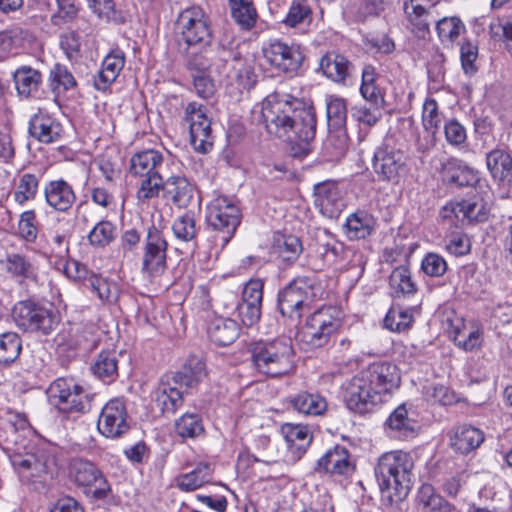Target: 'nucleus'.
I'll return each instance as SVG.
<instances>
[{
  "label": "nucleus",
  "mask_w": 512,
  "mask_h": 512,
  "mask_svg": "<svg viewBox=\"0 0 512 512\" xmlns=\"http://www.w3.org/2000/svg\"><path fill=\"white\" fill-rule=\"evenodd\" d=\"M261 121L267 132L303 150L316 134L314 108L290 94H269L260 104Z\"/></svg>",
  "instance_id": "f257e3e1"
},
{
  "label": "nucleus",
  "mask_w": 512,
  "mask_h": 512,
  "mask_svg": "<svg viewBox=\"0 0 512 512\" xmlns=\"http://www.w3.org/2000/svg\"><path fill=\"white\" fill-rule=\"evenodd\" d=\"M400 381L395 364L373 362L350 379L345 388V403L348 409L356 413L372 412L399 387Z\"/></svg>",
  "instance_id": "f03ea898"
},
{
  "label": "nucleus",
  "mask_w": 512,
  "mask_h": 512,
  "mask_svg": "<svg viewBox=\"0 0 512 512\" xmlns=\"http://www.w3.org/2000/svg\"><path fill=\"white\" fill-rule=\"evenodd\" d=\"M414 459L409 452L393 450L383 453L375 467V476L382 493L392 501L405 497L415 481Z\"/></svg>",
  "instance_id": "7ed1b4c3"
},
{
  "label": "nucleus",
  "mask_w": 512,
  "mask_h": 512,
  "mask_svg": "<svg viewBox=\"0 0 512 512\" xmlns=\"http://www.w3.org/2000/svg\"><path fill=\"white\" fill-rule=\"evenodd\" d=\"M248 353L255 370L268 377L288 375L295 368L294 350L288 338L251 342Z\"/></svg>",
  "instance_id": "20e7f679"
},
{
  "label": "nucleus",
  "mask_w": 512,
  "mask_h": 512,
  "mask_svg": "<svg viewBox=\"0 0 512 512\" xmlns=\"http://www.w3.org/2000/svg\"><path fill=\"white\" fill-rule=\"evenodd\" d=\"M205 376V363L199 357H189L181 370L172 374L173 383L179 387L171 386L168 381V388L162 389V412L174 413L180 408L183 404V391L181 389L197 386Z\"/></svg>",
  "instance_id": "39448f33"
},
{
  "label": "nucleus",
  "mask_w": 512,
  "mask_h": 512,
  "mask_svg": "<svg viewBox=\"0 0 512 512\" xmlns=\"http://www.w3.org/2000/svg\"><path fill=\"white\" fill-rule=\"evenodd\" d=\"M321 294V287L315 285L312 279L308 277L295 279L279 293V311L283 316L297 320Z\"/></svg>",
  "instance_id": "423d86ee"
},
{
  "label": "nucleus",
  "mask_w": 512,
  "mask_h": 512,
  "mask_svg": "<svg viewBox=\"0 0 512 512\" xmlns=\"http://www.w3.org/2000/svg\"><path fill=\"white\" fill-rule=\"evenodd\" d=\"M341 325L340 311L335 307H323L311 314L298 333L299 341L310 348L326 345Z\"/></svg>",
  "instance_id": "0eeeda50"
},
{
  "label": "nucleus",
  "mask_w": 512,
  "mask_h": 512,
  "mask_svg": "<svg viewBox=\"0 0 512 512\" xmlns=\"http://www.w3.org/2000/svg\"><path fill=\"white\" fill-rule=\"evenodd\" d=\"M206 219L217 232L215 239L225 247L240 223V210L233 200L217 196L207 205Z\"/></svg>",
  "instance_id": "6e6552de"
},
{
  "label": "nucleus",
  "mask_w": 512,
  "mask_h": 512,
  "mask_svg": "<svg viewBox=\"0 0 512 512\" xmlns=\"http://www.w3.org/2000/svg\"><path fill=\"white\" fill-rule=\"evenodd\" d=\"M13 319L19 329L44 335L53 331L59 322L53 309L32 301L17 303L13 309Z\"/></svg>",
  "instance_id": "1a4fd4ad"
},
{
  "label": "nucleus",
  "mask_w": 512,
  "mask_h": 512,
  "mask_svg": "<svg viewBox=\"0 0 512 512\" xmlns=\"http://www.w3.org/2000/svg\"><path fill=\"white\" fill-rule=\"evenodd\" d=\"M219 61L223 63L222 75L226 76L230 85H235L240 93L254 87L257 76L252 58L242 56L238 49L223 47L219 49Z\"/></svg>",
  "instance_id": "9d476101"
},
{
  "label": "nucleus",
  "mask_w": 512,
  "mask_h": 512,
  "mask_svg": "<svg viewBox=\"0 0 512 512\" xmlns=\"http://www.w3.org/2000/svg\"><path fill=\"white\" fill-rule=\"evenodd\" d=\"M160 155L157 151L147 150L134 155L131 159V170L143 178L137 192L140 201H148L157 197L160 191Z\"/></svg>",
  "instance_id": "9b49d317"
},
{
  "label": "nucleus",
  "mask_w": 512,
  "mask_h": 512,
  "mask_svg": "<svg viewBox=\"0 0 512 512\" xmlns=\"http://www.w3.org/2000/svg\"><path fill=\"white\" fill-rule=\"evenodd\" d=\"M177 26L189 46L205 47L212 41V30L208 15L200 6H191L180 12Z\"/></svg>",
  "instance_id": "f8f14e48"
},
{
  "label": "nucleus",
  "mask_w": 512,
  "mask_h": 512,
  "mask_svg": "<svg viewBox=\"0 0 512 512\" xmlns=\"http://www.w3.org/2000/svg\"><path fill=\"white\" fill-rule=\"evenodd\" d=\"M50 395L62 412L84 413L90 409L91 395L71 378H58L50 386Z\"/></svg>",
  "instance_id": "ddd939ff"
},
{
  "label": "nucleus",
  "mask_w": 512,
  "mask_h": 512,
  "mask_svg": "<svg viewBox=\"0 0 512 512\" xmlns=\"http://www.w3.org/2000/svg\"><path fill=\"white\" fill-rule=\"evenodd\" d=\"M69 476L83 492L93 499H103L110 492V485L103 473L90 461L74 459L70 463Z\"/></svg>",
  "instance_id": "4468645a"
},
{
  "label": "nucleus",
  "mask_w": 512,
  "mask_h": 512,
  "mask_svg": "<svg viewBox=\"0 0 512 512\" xmlns=\"http://www.w3.org/2000/svg\"><path fill=\"white\" fill-rule=\"evenodd\" d=\"M266 62L278 72L295 74L302 66L304 54L295 43L271 40L262 48Z\"/></svg>",
  "instance_id": "2eb2a0df"
},
{
  "label": "nucleus",
  "mask_w": 512,
  "mask_h": 512,
  "mask_svg": "<svg viewBox=\"0 0 512 512\" xmlns=\"http://www.w3.org/2000/svg\"><path fill=\"white\" fill-rule=\"evenodd\" d=\"M185 122L189 126L190 141L194 149L206 153L213 145L211 119L207 107L198 102H190L185 107Z\"/></svg>",
  "instance_id": "dca6fc26"
},
{
  "label": "nucleus",
  "mask_w": 512,
  "mask_h": 512,
  "mask_svg": "<svg viewBox=\"0 0 512 512\" xmlns=\"http://www.w3.org/2000/svg\"><path fill=\"white\" fill-rule=\"evenodd\" d=\"M97 428L107 438H118L129 430L127 411L122 399L114 398L104 405Z\"/></svg>",
  "instance_id": "f3484780"
},
{
  "label": "nucleus",
  "mask_w": 512,
  "mask_h": 512,
  "mask_svg": "<svg viewBox=\"0 0 512 512\" xmlns=\"http://www.w3.org/2000/svg\"><path fill=\"white\" fill-rule=\"evenodd\" d=\"M404 166L405 157L401 150L386 143L375 150L372 167L381 180L396 182Z\"/></svg>",
  "instance_id": "a211bd4d"
},
{
  "label": "nucleus",
  "mask_w": 512,
  "mask_h": 512,
  "mask_svg": "<svg viewBox=\"0 0 512 512\" xmlns=\"http://www.w3.org/2000/svg\"><path fill=\"white\" fill-rule=\"evenodd\" d=\"M436 3L432 0H407L404 2L403 9L406 19L412 32L419 38H425L430 33V25L438 13L435 10Z\"/></svg>",
  "instance_id": "6ab92c4d"
},
{
  "label": "nucleus",
  "mask_w": 512,
  "mask_h": 512,
  "mask_svg": "<svg viewBox=\"0 0 512 512\" xmlns=\"http://www.w3.org/2000/svg\"><path fill=\"white\" fill-rule=\"evenodd\" d=\"M440 216L444 220H453L461 222H483L488 218V208L484 200L479 196H473L458 202L446 204Z\"/></svg>",
  "instance_id": "aec40b11"
},
{
  "label": "nucleus",
  "mask_w": 512,
  "mask_h": 512,
  "mask_svg": "<svg viewBox=\"0 0 512 512\" xmlns=\"http://www.w3.org/2000/svg\"><path fill=\"white\" fill-rule=\"evenodd\" d=\"M443 325L456 346L464 351L479 349L483 342L482 332L475 327H468L464 319L454 313L447 315Z\"/></svg>",
  "instance_id": "412c9836"
},
{
  "label": "nucleus",
  "mask_w": 512,
  "mask_h": 512,
  "mask_svg": "<svg viewBox=\"0 0 512 512\" xmlns=\"http://www.w3.org/2000/svg\"><path fill=\"white\" fill-rule=\"evenodd\" d=\"M314 204L323 216L337 218L344 207V202L336 182L327 180L316 184Z\"/></svg>",
  "instance_id": "4be33fe9"
},
{
  "label": "nucleus",
  "mask_w": 512,
  "mask_h": 512,
  "mask_svg": "<svg viewBox=\"0 0 512 512\" xmlns=\"http://www.w3.org/2000/svg\"><path fill=\"white\" fill-rule=\"evenodd\" d=\"M1 268L9 277L22 283L24 281L37 282L39 279V267L30 257L20 253H9L0 260Z\"/></svg>",
  "instance_id": "5701e85b"
},
{
  "label": "nucleus",
  "mask_w": 512,
  "mask_h": 512,
  "mask_svg": "<svg viewBox=\"0 0 512 512\" xmlns=\"http://www.w3.org/2000/svg\"><path fill=\"white\" fill-rule=\"evenodd\" d=\"M43 192L47 205L58 212H67L76 201L72 186L63 179L49 181Z\"/></svg>",
  "instance_id": "b1692460"
},
{
  "label": "nucleus",
  "mask_w": 512,
  "mask_h": 512,
  "mask_svg": "<svg viewBox=\"0 0 512 512\" xmlns=\"http://www.w3.org/2000/svg\"><path fill=\"white\" fill-rule=\"evenodd\" d=\"M29 132L40 142L52 143L60 139L63 129L62 125L49 113L39 110L30 119Z\"/></svg>",
  "instance_id": "393cba45"
},
{
  "label": "nucleus",
  "mask_w": 512,
  "mask_h": 512,
  "mask_svg": "<svg viewBox=\"0 0 512 512\" xmlns=\"http://www.w3.org/2000/svg\"><path fill=\"white\" fill-rule=\"evenodd\" d=\"M29 428V422L22 413L12 410L3 411L1 416L0 441L5 450H13L19 442V432Z\"/></svg>",
  "instance_id": "a878e982"
},
{
  "label": "nucleus",
  "mask_w": 512,
  "mask_h": 512,
  "mask_svg": "<svg viewBox=\"0 0 512 512\" xmlns=\"http://www.w3.org/2000/svg\"><path fill=\"white\" fill-rule=\"evenodd\" d=\"M386 431L391 438L408 439L417 434V421L411 418L405 405H399L386 421Z\"/></svg>",
  "instance_id": "bb28decb"
},
{
  "label": "nucleus",
  "mask_w": 512,
  "mask_h": 512,
  "mask_svg": "<svg viewBox=\"0 0 512 512\" xmlns=\"http://www.w3.org/2000/svg\"><path fill=\"white\" fill-rule=\"evenodd\" d=\"M486 166L492 178L503 186H512V157L504 149L487 153Z\"/></svg>",
  "instance_id": "cd10ccee"
},
{
  "label": "nucleus",
  "mask_w": 512,
  "mask_h": 512,
  "mask_svg": "<svg viewBox=\"0 0 512 512\" xmlns=\"http://www.w3.org/2000/svg\"><path fill=\"white\" fill-rule=\"evenodd\" d=\"M353 465L350 461V456L344 447L335 446L334 448L328 450L317 462V471L328 473V474H337V475H346L353 470Z\"/></svg>",
  "instance_id": "c85d7f7f"
},
{
  "label": "nucleus",
  "mask_w": 512,
  "mask_h": 512,
  "mask_svg": "<svg viewBox=\"0 0 512 512\" xmlns=\"http://www.w3.org/2000/svg\"><path fill=\"white\" fill-rule=\"evenodd\" d=\"M125 64V54L120 49H113L103 59L101 69L98 76L94 79V84L97 90H105L112 84Z\"/></svg>",
  "instance_id": "c756f323"
},
{
  "label": "nucleus",
  "mask_w": 512,
  "mask_h": 512,
  "mask_svg": "<svg viewBox=\"0 0 512 512\" xmlns=\"http://www.w3.org/2000/svg\"><path fill=\"white\" fill-rule=\"evenodd\" d=\"M281 432L292 457L294 459H300L312 441V434L309 428L301 424L287 423L282 426Z\"/></svg>",
  "instance_id": "7c9ffc66"
},
{
  "label": "nucleus",
  "mask_w": 512,
  "mask_h": 512,
  "mask_svg": "<svg viewBox=\"0 0 512 512\" xmlns=\"http://www.w3.org/2000/svg\"><path fill=\"white\" fill-rule=\"evenodd\" d=\"M416 506L420 512H458L456 507L438 494L430 484H423L418 489Z\"/></svg>",
  "instance_id": "2f4dec72"
},
{
  "label": "nucleus",
  "mask_w": 512,
  "mask_h": 512,
  "mask_svg": "<svg viewBox=\"0 0 512 512\" xmlns=\"http://www.w3.org/2000/svg\"><path fill=\"white\" fill-rule=\"evenodd\" d=\"M207 332L213 343L228 346L238 338L240 327L233 319L216 317L210 322Z\"/></svg>",
  "instance_id": "473e14b6"
},
{
  "label": "nucleus",
  "mask_w": 512,
  "mask_h": 512,
  "mask_svg": "<svg viewBox=\"0 0 512 512\" xmlns=\"http://www.w3.org/2000/svg\"><path fill=\"white\" fill-rule=\"evenodd\" d=\"M483 441L484 433L470 425L457 427L450 437L452 448L462 454H467L478 448Z\"/></svg>",
  "instance_id": "72a5a7b5"
},
{
  "label": "nucleus",
  "mask_w": 512,
  "mask_h": 512,
  "mask_svg": "<svg viewBox=\"0 0 512 512\" xmlns=\"http://www.w3.org/2000/svg\"><path fill=\"white\" fill-rule=\"evenodd\" d=\"M34 40L32 34L21 28L13 27L0 32V60L16 54L19 48L30 45Z\"/></svg>",
  "instance_id": "f704fd0d"
},
{
  "label": "nucleus",
  "mask_w": 512,
  "mask_h": 512,
  "mask_svg": "<svg viewBox=\"0 0 512 512\" xmlns=\"http://www.w3.org/2000/svg\"><path fill=\"white\" fill-rule=\"evenodd\" d=\"M163 197L166 205H175L182 208L188 205L191 200V187L184 177H171L162 184Z\"/></svg>",
  "instance_id": "c9c22d12"
},
{
  "label": "nucleus",
  "mask_w": 512,
  "mask_h": 512,
  "mask_svg": "<svg viewBox=\"0 0 512 512\" xmlns=\"http://www.w3.org/2000/svg\"><path fill=\"white\" fill-rule=\"evenodd\" d=\"M320 68L327 78L344 83L350 74L351 64L343 55L329 52L321 58Z\"/></svg>",
  "instance_id": "e433bc0d"
},
{
  "label": "nucleus",
  "mask_w": 512,
  "mask_h": 512,
  "mask_svg": "<svg viewBox=\"0 0 512 512\" xmlns=\"http://www.w3.org/2000/svg\"><path fill=\"white\" fill-rule=\"evenodd\" d=\"M444 177L457 186H472L478 182V172L458 159H449L443 168Z\"/></svg>",
  "instance_id": "4c0bfd02"
},
{
  "label": "nucleus",
  "mask_w": 512,
  "mask_h": 512,
  "mask_svg": "<svg viewBox=\"0 0 512 512\" xmlns=\"http://www.w3.org/2000/svg\"><path fill=\"white\" fill-rule=\"evenodd\" d=\"M289 403L298 413L308 416L322 415L327 409V401L324 397L306 391L291 397Z\"/></svg>",
  "instance_id": "58836bf2"
},
{
  "label": "nucleus",
  "mask_w": 512,
  "mask_h": 512,
  "mask_svg": "<svg viewBox=\"0 0 512 512\" xmlns=\"http://www.w3.org/2000/svg\"><path fill=\"white\" fill-rule=\"evenodd\" d=\"M213 475V467L210 463L201 462L196 468L177 478V486L183 491H193L210 483Z\"/></svg>",
  "instance_id": "ea45409f"
},
{
  "label": "nucleus",
  "mask_w": 512,
  "mask_h": 512,
  "mask_svg": "<svg viewBox=\"0 0 512 512\" xmlns=\"http://www.w3.org/2000/svg\"><path fill=\"white\" fill-rule=\"evenodd\" d=\"M373 227V217L364 211L352 213L346 219L344 225L345 233L350 240H359L368 237Z\"/></svg>",
  "instance_id": "a19ab883"
},
{
  "label": "nucleus",
  "mask_w": 512,
  "mask_h": 512,
  "mask_svg": "<svg viewBox=\"0 0 512 512\" xmlns=\"http://www.w3.org/2000/svg\"><path fill=\"white\" fill-rule=\"evenodd\" d=\"M10 451L12 452L10 455L11 464L18 473L30 471L31 476H40L42 473L47 472L49 465L48 460H43L35 454L22 455L16 451L15 446H13V450Z\"/></svg>",
  "instance_id": "79ce46f5"
},
{
  "label": "nucleus",
  "mask_w": 512,
  "mask_h": 512,
  "mask_svg": "<svg viewBox=\"0 0 512 512\" xmlns=\"http://www.w3.org/2000/svg\"><path fill=\"white\" fill-rule=\"evenodd\" d=\"M327 123L330 129L339 130L346 125L347 101L338 95L325 97Z\"/></svg>",
  "instance_id": "37998d69"
},
{
  "label": "nucleus",
  "mask_w": 512,
  "mask_h": 512,
  "mask_svg": "<svg viewBox=\"0 0 512 512\" xmlns=\"http://www.w3.org/2000/svg\"><path fill=\"white\" fill-rule=\"evenodd\" d=\"M16 89L20 95L29 96L36 92L41 84V73L29 66H21L13 73Z\"/></svg>",
  "instance_id": "c03bdc74"
},
{
  "label": "nucleus",
  "mask_w": 512,
  "mask_h": 512,
  "mask_svg": "<svg viewBox=\"0 0 512 512\" xmlns=\"http://www.w3.org/2000/svg\"><path fill=\"white\" fill-rule=\"evenodd\" d=\"M92 371L105 383L113 382L118 376L117 358L114 352H101L97 356Z\"/></svg>",
  "instance_id": "a18cd8bd"
},
{
  "label": "nucleus",
  "mask_w": 512,
  "mask_h": 512,
  "mask_svg": "<svg viewBox=\"0 0 512 512\" xmlns=\"http://www.w3.org/2000/svg\"><path fill=\"white\" fill-rule=\"evenodd\" d=\"M160 235L156 228L149 229L143 259V270L152 274L160 267Z\"/></svg>",
  "instance_id": "49530a36"
},
{
  "label": "nucleus",
  "mask_w": 512,
  "mask_h": 512,
  "mask_svg": "<svg viewBox=\"0 0 512 512\" xmlns=\"http://www.w3.org/2000/svg\"><path fill=\"white\" fill-rule=\"evenodd\" d=\"M389 285L396 296L411 295L417 290L415 283L411 279L410 270L406 266L396 267L392 271Z\"/></svg>",
  "instance_id": "de8ad7c7"
},
{
  "label": "nucleus",
  "mask_w": 512,
  "mask_h": 512,
  "mask_svg": "<svg viewBox=\"0 0 512 512\" xmlns=\"http://www.w3.org/2000/svg\"><path fill=\"white\" fill-rule=\"evenodd\" d=\"M232 17L243 29H250L256 23L257 13L251 0H230Z\"/></svg>",
  "instance_id": "09e8293b"
},
{
  "label": "nucleus",
  "mask_w": 512,
  "mask_h": 512,
  "mask_svg": "<svg viewBox=\"0 0 512 512\" xmlns=\"http://www.w3.org/2000/svg\"><path fill=\"white\" fill-rule=\"evenodd\" d=\"M413 322L412 309L393 306L384 318V326L393 332H403L411 327Z\"/></svg>",
  "instance_id": "8fccbe9b"
},
{
  "label": "nucleus",
  "mask_w": 512,
  "mask_h": 512,
  "mask_svg": "<svg viewBox=\"0 0 512 512\" xmlns=\"http://www.w3.org/2000/svg\"><path fill=\"white\" fill-rule=\"evenodd\" d=\"M39 178L31 173L22 174L16 184L14 191L15 201L23 205L24 203L33 200L38 192Z\"/></svg>",
  "instance_id": "3c124183"
},
{
  "label": "nucleus",
  "mask_w": 512,
  "mask_h": 512,
  "mask_svg": "<svg viewBox=\"0 0 512 512\" xmlns=\"http://www.w3.org/2000/svg\"><path fill=\"white\" fill-rule=\"evenodd\" d=\"M21 349L22 343L17 333L4 332L0 334V363L14 362L19 357Z\"/></svg>",
  "instance_id": "603ef678"
},
{
  "label": "nucleus",
  "mask_w": 512,
  "mask_h": 512,
  "mask_svg": "<svg viewBox=\"0 0 512 512\" xmlns=\"http://www.w3.org/2000/svg\"><path fill=\"white\" fill-rule=\"evenodd\" d=\"M116 237V227L108 220L99 221L89 232V243L98 248L108 246Z\"/></svg>",
  "instance_id": "864d4df0"
},
{
  "label": "nucleus",
  "mask_w": 512,
  "mask_h": 512,
  "mask_svg": "<svg viewBox=\"0 0 512 512\" xmlns=\"http://www.w3.org/2000/svg\"><path fill=\"white\" fill-rule=\"evenodd\" d=\"M274 248L283 261H294L302 252V244L298 237L281 235L276 238Z\"/></svg>",
  "instance_id": "5fc2aeb1"
},
{
  "label": "nucleus",
  "mask_w": 512,
  "mask_h": 512,
  "mask_svg": "<svg viewBox=\"0 0 512 512\" xmlns=\"http://www.w3.org/2000/svg\"><path fill=\"white\" fill-rule=\"evenodd\" d=\"M172 231L175 237L181 241L193 240L197 234L194 213L185 212L178 215L172 224Z\"/></svg>",
  "instance_id": "6e6d98bb"
},
{
  "label": "nucleus",
  "mask_w": 512,
  "mask_h": 512,
  "mask_svg": "<svg viewBox=\"0 0 512 512\" xmlns=\"http://www.w3.org/2000/svg\"><path fill=\"white\" fill-rule=\"evenodd\" d=\"M87 283L101 301L110 303L117 299V285L106 278L92 274L87 278Z\"/></svg>",
  "instance_id": "4d7b16f0"
},
{
  "label": "nucleus",
  "mask_w": 512,
  "mask_h": 512,
  "mask_svg": "<svg viewBox=\"0 0 512 512\" xmlns=\"http://www.w3.org/2000/svg\"><path fill=\"white\" fill-rule=\"evenodd\" d=\"M436 30L438 36L443 43L453 42L460 35L464 26L456 17L436 18Z\"/></svg>",
  "instance_id": "13d9d810"
},
{
  "label": "nucleus",
  "mask_w": 512,
  "mask_h": 512,
  "mask_svg": "<svg viewBox=\"0 0 512 512\" xmlns=\"http://www.w3.org/2000/svg\"><path fill=\"white\" fill-rule=\"evenodd\" d=\"M441 123L442 117L437 102L432 98H427L423 104L422 110V124L424 129L431 135H435Z\"/></svg>",
  "instance_id": "bf43d9fd"
},
{
  "label": "nucleus",
  "mask_w": 512,
  "mask_h": 512,
  "mask_svg": "<svg viewBox=\"0 0 512 512\" xmlns=\"http://www.w3.org/2000/svg\"><path fill=\"white\" fill-rule=\"evenodd\" d=\"M188 65L194 72L193 74H216L222 76L224 72L222 71L223 63L219 61V53L213 62L205 55H195L190 58Z\"/></svg>",
  "instance_id": "052dcab7"
},
{
  "label": "nucleus",
  "mask_w": 512,
  "mask_h": 512,
  "mask_svg": "<svg viewBox=\"0 0 512 512\" xmlns=\"http://www.w3.org/2000/svg\"><path fill=\"white\" fill-rule=\"evenodd\" d=\"M175 430L181 437H196L203 432V425L196 414H184L175 422Z\"/></svg>",
  "instance_id": "680f3d73"
},
{
  "label": "nucleus",
  "mask_w": 512,
  "mask_h": 512,
  "mask_svg": "<svg viewBox=\"0 0 512 512\" xmlns=\"http://www.w3.org/2000/svg\"><path fill=\"white\" fill-rule=\"evenodd\" d=\"M18 233L26 242H35L38 235V228L36 213L34 210H27L21 213L18 222Z\"/></svg>",
  "instance_id": "e2e57ef3"
},
{
  "label": "nucleus",
  "mask_w": 512,
  "mask_h": 512,
  "mask_svg": "<svg viewBox=\"0 0 512 512\" xmlns=\"http://www.w3.org/2000/svg\"><path fill=\"white\" fill-rule=\"evenodd\" d=\"M384 106L371 103L357 105L352 108V116L360 123L369 127L374 126L382 117L381 110Z\"/></svg>",
  "instance_id": "0e129e2a"
},
{
  "label": "nucleus",
  "mask_w": 512,
  "mask_h": 512,
  "mask_svg": "<svg viewBox=\"0 0 512 512\" xmlns=\"http://www.w3.org/2000/svg\"><path fill=\"white\" fill-rule=\"evenodd\" d=\"M478 58L477 45L467 41L460 47V59L465 74L473 75L477 71L476 60Z\"/></svg>",
  "instance_id": "69168bd1"
},
{
  "label": "nucleus",
  "mask_w": 512,
  "mask_h": 512,
  "mask_svg": "<svg viewBox=\"0 0 512 512\" xmlns=\"http://www.w3.org/2000/svg\"><path fill=\"white\" fill-rule=\"evenodd\" d=\"M423 272L432 277L442 276L447 270L445 259L436 253H428L421 262Z\"/></svg>",
  "instance_id": "338daca9"
},
{
  "label": "nucleus",
  "mask_w": 512,
  "mask_h": 512,
  "mask_svg": "<svg viewBox=\"0 0 512 512\" xmlns=\"http://www.w3.org/2000/svg\"><path fill=\"white\" fill-rule=\"evenodd\" d=\"M50 80L53 89L58 90L61 87L63 90H68L76 85L74 76L68 71L65 66L55 65L50 72Z\"/></svg>",
  "instance_id": "774afa93"
}]
</instances>
